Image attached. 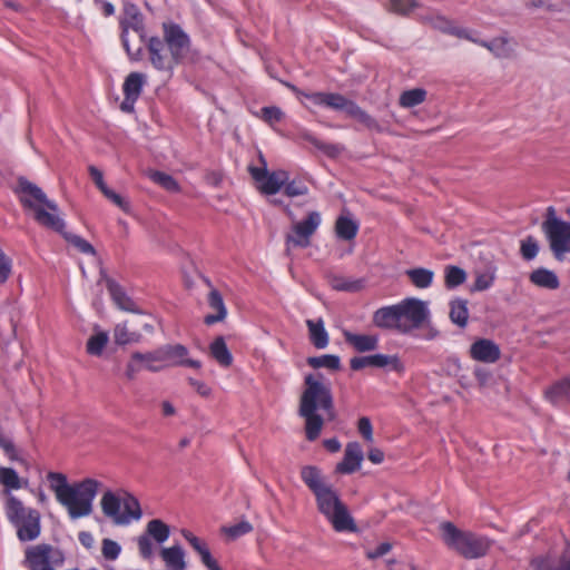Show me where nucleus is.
Listing matches in <instances>:
<instances>
[{"mask_svg":"<svg viewBox=\"0 0 570 570\" xmlns=\"http://www.w3.org/2000/svg\"><path fill=\"white\" fill-rule=\"evenodd\" d=\"M19 199L22 206L30 210L33 219L41 226L61 233L67 242L83 254L95 255L96 250L82 237L65 233V222L60 218L58 205L50 200L40 187L26 178L18 180Z\"/></svg>","mask_w":570,"mask_h":570,"instance_id":"obj_1","label":"nucleus"},{"mask_svg":"<svg viewBox=\"0 0 570 570\" xmlns=\"http://www.w3.org/2000/svg\"><path fill=\"white\" fill-rule=\"evenodd\" d=\"M305 385L298 412L305 419L306 438L314 441L318 438L324 424V420L317 414V411L322 410L328 419H333V399L330 387L320 380V376L307 375Z\"/></svg>","mask_w":570,"mask_h":570,"instance_id":"obj_2","label":"nucleus"},{"mask_svg":"<svg viewBox=\"0 0 570 570\" xmlns=\"http://www.w3.org/2000/svg\"><path fill=\"white\" fill-rule=\"evenodd\" d=\"M6 497L4 511L8 520L17 529V537L20 541H33L41 533V515L39 511L24 507L22 501L3 490Z\"/></svg>","mask_w":570,"mask_h":570,"instance_id":"obj_3","label":"nucleus"},{"mask_svg":"<svg viewBox=\"0 0 570 570\" xmlns=\"http://www.w3.org/2000/svg\"><path fill=\"white\" fill-rule=\"evenodd\" d=\"M101 483L95 479H83L72 483L58 502L67 510L71 520L88 517L92 513L94 501Z\"/></svg>","mask_w":570,"mask_h":570,"instance_id":"obj_4","label":"nucleus"},{"mask_svg":"<svg viewBox=\"0 0 570 570\" xmlns=\"http://www.w3.org/2000/svg\"><path fill=\"white\" fill-rule=\"evenodd\" d=\"M440 529L445 544L466 559L481 558L491 547V541L487 537L461 531L451 522L442 523Z\"/></svg>","mask_w":570,"mask_h":570,"instance_id":"obj_5","label":"nucleus"},{"mask_svg":"<svg viewBox=\"0 0 570 570\" xmlns=\"http://www.w3.org/2000/svg\"><path fill=\"white\" fill-rule=\"evenodd\" d=\"M315 499L318 511L330 521L335 531H356V525L347 507L341 501L332 487L316 494Z\"/></svg>","mask_w":570,"mask_h":570,"instance_id":"obj_6","label":"nucleus"},{"mask_svg":"<svg viewBox=\"0 0 570 570\" xmlns=\"http://www.w3.org/2000/svg\"><path fill=\"white\" fill-rule=\"evenodd\" d=\"M26 560L31 570H56L62 567L65 556L60 549L41 543L27 549Z\"/></svg>","mask_w":570,"mask_h":570,"instance_id":"obj_7","label":"nucleus"},{"mask_svg":"<svg viewBox=\"0 0 570 570\" xmlns=\"http://www.w3.org/2000/svg\"><path fill=\"white\" fill-rule=\"evenodd\" d=\"M401 333H410L420 328L430 317L428 304L417 298H406L397 304Z\"/></svg>","mask_w":570,"mask_h":570,"instance_id":"obj_8","label":"nucleus"},{"mask_svg":"<svg viewBox=\"0 0 570 570\" xmlns=\"http://www.w3.org/2000/svg\"><path fill=\"white\" fill-rule=\"evenodd\" d=\"M321 224V215L317 212L308 213L307 217L292 227V233L286 236V252L292 247L305 248L311 244V237L314 235Z\"/></svg>","mask_w":570,"mask_h":570,"instance_id":"obj_9","label":"nucleus"},{"mask_svg":"<svg viewBox=\"0 0 570 570\" xmlns=\"http://www.w3.org/2000/svg\"><path fill=\"white\" fill-rule=\"evenodd\" d=\"M248 171L257 183V188L262 194L275 195L286 184L289 176L285 170L268 171V169L248 166Z\"/></svg>","mask_w":570,"mask_h":570,"instance_id":"obj_10","label":"nucleus"},{"mask_svg":"<svg viewBox=\"0 0 570 570\" xmlns=\"http://www.w3.org/2000/svg\"><path fill=\"white\" fill-rule=\"evenodd\" d=\"M125 14L126 17L121 20L122 33L121 40L122 45L129 55V57L134 60H138L141 52V46H138L135 50L131 48L129 42V29H131L139 38H141V19L138 12V9L134 4L125 6Z\"/></svg>","mask_w":570,"mask_h":570,"instance_id":"obj_11","label":"nucleus"},{"mask_svg":"<svg viewBox=\"0 0 570 570\" xmlns=\"http://www.w3.org/2000/svg\"><path fill=\"white\" fill-rule=\"evenodd\" d=\"M164 37L170 55L177 63L189 50V38L177 24H164Z\"/></svg>","mask_w":570,"mask_h":570,"instance_id":"obj_12","label":"nucleus"},{"mask_svg":"<svg viewBox=\"0 0 570 570\" xmlns=\"http://www.w3.org/2000/svg\"><path fill=\"white\" fill-rule=\"evenodd\" d=\"M146 81L147 77L141 72H131L126 77L122 85L125 98L120 105L122 111H134L135 102L139 98Z\"/></svg>","mask_w":570,"mask_h":570,"instance_id":"obj_13","label":"nucleus"},{"mask_svg":"<svg viewBox=\"0 0 570 570\" xmlns=\"http://www.w3.org/2000/svg\"><path fill=\"white\" fill-rule=\"evenodd\" d=\"M551 252L557 259L570 253V223L564 222L546 234Z\"/></svg>","mask_w":570,"mask_h":570,"instance_id":"obj_14","label":"nucleus"},{"mask_svg":"<svg viewBox=\"0 0 570 570\" xmlns=\"http://www.w3.org/2000/svg\"><path fill=\"white\" fill-rule=\"evenodd\" d=\"M180 534L199 556L202 563L207 568V570H222L216 559L212 556L208 543L204 539L195 535L191 531L186 529H183Z\"/></svg>","mask_w":570,"mask_h":570,"instance_id":"obj_15","label":"nucleus"},{"mask_svg":"<svg viewBox=\"0 0 570 570\" xmlns=\"http://www.w3.org/2000/svg\"><path fill=\"white\" fill-rule=\"evenodd\" d=\"M470 356L479 362L494 363L500 358L501 351L493 341L479 338L470 346Z\"/></svg>","mask_w":570,"mask_h":570,"instance_id":"obj_16","label":"nucleus"},{"mask_svg":"<svg viewBox=\"0 0 570 570\" xmlns=\"http://www.w3.org/2000/svg\"><path fill=\"white\" fill-rule=\"evenodd\" d=\"M148 51L151 65L158 70H169L176 61L171 55L167 53L166 45L157 37H153L148 41Z\"/></svg>","mask_w":570,"mask_h":570,"instance_id":"obj_17","label":"nucleus"},{"mask_svg":"<svg viewBox=\"0 0 570 570\" xmlns=\"http://www.w3.org/2000/svg\"><path fill=\"white\" fill-rule=\"evenodd\" d=\"M102 513L112 520L117 525H127L128 518L121 515V497L116 495L111 491H106L100 500Z\"/></svg>","mask_w":570,"mask_h":570,"instance_id":"obj_18","label":"nucleus"},{"mask_svg":"<svg viewBox=\"0 0 570 570\" xmlns=\"http://www.w3.org/2000/svg\"><path fill=\"white\" fill-rule=\"evenodd\" d=\"M107 289L111 296L112 302L117 305V307L125 312H130L135 314H141L142 311L139 306L129 297L124 288L116 283L111 278H106Z\"/></svg>","mask_w":570,"mask_h":570,"instance_id":"obj_19","label":"nucleus"},{"mask_svg":"<svg viewBox=\"0 0 570 570\" xmlns=\"http://www.w3.org/2000/svg\"><path fill=\"white\" fill-rule=\"evenodd\" d=\"M363 450L357 442L346 445L342 462L336 465V472L350 474L360 469L363 461Z\"/></svg>","mask_w":570,"mask_h":570,"instance_id":"obj_20","label":"nucleus"},{"mask_svg":"<svg viewBox=\"0 0 570 570\" xmlns=\"http://www.w3.org/2000/svg\"><path fill=\"white\" fill-rule=\"evenodd\" d=\"M165 363L171 362L174 365H185L194 368H200V362L197 360L186 358L188 350L180 344L165 345L160 347Z\"/></svg>","mask_w":570,"mask_h":570,"instance_id":"obj_21","label":"nucleus"},{"mask_svg":"<svg viewBox=\"0 0 570 570\" xmlns=\"http://www.w3.org/2000/svg\"><path fill=\"white\" fill-rule=\"evenodd\" d=\"M373 323L381 328L401 332L399 306L392 305L379 308L373 315Z\"/></svg>","mask_w":570,"mask_h":570,"instance_id":"obj_22","label":"nucleus"},{"mask_svg":"<svg viewBox=\"0 0 570 570\" xmlns=\"http://www.w3.org/2000/svg\"><path fill=\"white\" fill-rule=\"evenodd\" d=\"M479 45L487 48L490 52L500 59H509L514 56L515 43L508 37H497L491 41L480 40Z\"/></svg>","mask_w":570,"mask_h":570,"instance_id":"obj_23","label":"nucleus"},{"mask_svg":"<svg viewBox=\"0 0 570 570\" xmlns=\"http://www.w3.org/2000/svg\"><path fill=\"white\" fill-rule=\"evenodd\" d=\"M301 478L314 495L331 487L326 483L321 470L314 465L303 466Z\"/></svg>","mask_w":570,"mask_h":570,"instance_id":"obj_24","label":"nucleus"},{"mask_svg":"<svg viewBox=\"0 0 570 570\" xmlns=\"http://www.w3.org/2000/svg\"><path fill=\"white\" fill-rule=\"evenodd\" d=\"M343 336L346 343L360 353L374 351L379 344L377 335L373 334H354L350 331H344Z\"/></svg>","mask_w":570,"mask_h":570,"instance_id":"obj_25","label":"nucleus"},{"mask_svg":"<svg viewBox=\"0 0 570 570\" xmlns=\"http://www.w3.org/2000/svg\"><path fill=\"white\" fill-rule=\"evenodd\" d=\"M160 557L167 567V570H186V553L179 544L163 548Z\"/></svg>","mask_w":570,"mask_h":570,"instance_id":"obj_26","label":"nucleus"},{"mask_svg":"<svg viewBox=\"0 0 570 570\" xmlns=\"http://www.w3.org/2000/svg\"><path fill=\"white\" fill-rule=\"evenodd\" d=\"M534 570H570V549L559 559L551 556L540 557L532 561Z\"/></svg>","mask_w":570,"mask_h":570,"instance_id":"obj_27","label":"nucleus"},{"mask_svg":"<svg viewBox=\"0 0 570 570\" xmlns=\"http://www.w3.org/2000/svg\"><path fill=\"white\" fill-rule=\"evenodd\" d=\"M207 302H208V306L212 309H214L216 313L208 314L207 316H205L204 322L207 325H213L217 322L224 321L227 315V309H226V306L224 304L220 293L217 289L212 288L208 294Z\"/></svg>","mask_w":570,"mask_h":570,"instance_id":"obj_28","label":"nucleus"},{"mask_svg":"<svg viewBox=\"0 0 570 570\" xmlns=\"http://www.w3.org/2000/svg\"><path fill=\"white\" fill-rule=\"evenodd\" d=\"M134 357L140 361L142 370L159 372L167 366L164 361L160 347L153 352H134Z\"/></svg>","mask_w":570,"mask_h":570,"instance_id":"obj_29","label":"nucleus"},{"mask_svg":"<svg viewBox=\"0 0 570 570\" xmlns=\"http://www.w3.org/2000/svg\"><path fill=\"white\" fill-rule=\"evenodd\" d=\"M547 400L552 404H561L570 400V376L564 377L551 385L544 393Z\"/></svg>","mask_w":570,"mask_h":570,"instance_id":"obj_30","label":"nucleus"},{"mask_svg":"<svg viewBox=\"0 0 570 570\" xmlns=\"http://www.w3.org/2000/svg\"><path fill=\"white\" fill-rule=\"evenodd\" d=\"M529 278L534 285L547 289H557L560 286L557 274L543 267L534 269Z\"/></svg>","mask_w":570,"mask_h":570,"instance_id":"obj_31","label":"nucleus"},{"mask_svg":"<svg viewBox=\"0 0 570 570\" xmlns=\"http://www.w3.org/2000/svg\"><path fill=\"white\" fill-rule=\"evenodd\" d=\"M449 316L452 323L464 328L469 321L468 301L463 298H454L449 303Z\"/></svg>","mask_w":570,"mask_h":570,"instance_id":"obj_32","label":"nucleus"},{"mask_svg":"<svg viewBox=\"0 0 570 570\" xmlns=\"http://www.w3.org/2000/svg\"><path fill=\"white\" fill-rule=\"evenodd\" d=\"M306 325L308 327L309 340L313 345L317 348H325L328 345V334L324 327L323 320H307Z\"/></svg>","mask_w":570,"mask_h":570,"instance_id":"obj_33","label":"nucleus"},{"mask_svg":"<svg viewBox=\"0 0 570 570\" xmlns=\"http://www.w3.org/2000/svg\"><path fill=\"white\" fill-rule=\"evenodd\" d=\"M475 281L471 287V292H483L489 289L497 277V267L494 265H488L482 271H475Z\"/></svg>","mask_w":570,"mask_h":570,"instance_id":"obj_34","label":"nucleus"},{"mask_svg":"<svg viewBox=\"0 0 570 570\" xmlns=\"http://www.w3.org/2000/svg\"><path fill=\"white\" fill-rule=\"evenodd\" d=\"M358 230V224L350 216H340L335 222V233L338 238L352 240Z\"/></svg>","mask_w":570,"mask_h":570,"instance_id":"obj_35","label":"nucleus"},{"mask_svg":"<svg viewBox=\"0 0 570 570\" xmlns=\"http://www.w3.org/2000/svg\"><path fill=\"white\" fill-rule=\"evenodd\" d=\"M405 275L415 287L421 289L430 287L434 279V272L423 267L407 269Z\"/></svg>","mask_w":570,"mask_h":570,"instance_id":"obj_36","label":"nucleus"},{"mask_svg":"<svg viewBox=\"0 0 570 570\" xmlns=\"http://www.w3.org/2000/svg\"><path fill=\"white\" fill-rule=\"evenodd\" d=\"M114 341L117 345L135 344L141 341V334L129 331L126 322L118 323L114 328Z\"/></svg>","mask_w":570,"mask_h":570,"instance_id":"obj_37","label":"nucleus"},{"mask_svg":"<svg viewBox=\"0 0 570 570\" xmlns=\"http://www.w3.org/2000/svg\"><path fill=\"white\" fill-rule=\"evenodd\" d=\"M210 355L222 365L229 366L233 356L227 348V345L222 336L216 337L209 346Z\"/></svg>","mask_w":570,"mask_h":570,"instance_id":"obj_38","label":"nucleus"},{"mask_svg":"<svg viewBox=\"0 0 570 570\" xmlns=\"http://www.w3.org/2000/svg\"><path fill=\"white\" fill-rule=\"evenodd\" d=\"M121 508H124L121 515L128 518V524L132 520H139L141 518L142 513L137 498L128 492H124L121 497Z\"/></svg>","mask_w":570,"mask_h":570,"instance_id":"obj_39","label":"nucleus"},{"mask_svg":"<svg viewBox=\"0 0 570 570\" xmlns=\"http://www.w3.org/2000/svg\"><path fill=\"white\" fill-rule=\"evenodd\" d=\"M466 272L455 265L444 267V285L448 289L456 288L466 281Z\"/></svg>","mask_w":570,"mask_h":570,"instance_id":"obj_40","label":"nucleus"},{"mask_svg":"<svg viewBox=\"0 0 570 570\" xmlns=\"http://www.w3.org/2000/svg\"><path fill=\"white\" fill-rule=\"evenodd\" d=\"M428 92L423 88H413L405 90L399 98V104L403 108H413L423 104L426 99Z\"/></svg>","mask_w":570,"mask_h":570,"instance_id":"obj_41","label":"nucleus"},{"mask_svg":"<svg viewBox=\"0 0 570 570\" xmlns=\"http://www.w3.org/2000/svg\"><path fill=\"white\" fill-rule=\"evenodd\" d=\"M371 366L391 367L395 372H403L404 366L396 355L374 354L368 356Z\"/></svg>","mask_w":570,"mask_h":570,"instance_id":"obj_42","label":"nucleus"},{"mask_svg":"<svg viewBox=\"0 0 570 570\" xmlns=\"http://www.w3.org/2000/svg\"><path fill=\"white\" fill-rule=\"evenodd\" d=\"M47 479L49 481V488L55 493L57 501L63 495V493L72 484V483H69L67 476L60 472H49L47 474Z\"/></svg>","mask_w":570,"mask_h":570,"instance_id":"obj_43","label":"nucleus"},{"mask_svg":"<svg viewBox=\"0 0 570 570\" xmlns=\"http://www.w3.org/2000/svg\"><path fill=\"white\" fill-rule=\"evenodd\" d=\"M331 286L336 291L358 292L363 288L364 282L345 276H334L331 279Z\"/></svg>","mask_w":570,"mask_h":570,"instance_id":"obj_44","label":"nucleus"},{"mask_svg":"<svg viewBox=\"0 0 570 570\" xmlns=\"http://www.w3.org/2000/svg\"><path fill=\"white\" fill-rule=\"evenodd\" d=\"M147 535L153 537L158 543L165 542L169 537V527L159 519H154L147 523Z\"/></svg>","mask_w":570,"mask_h":570,"instance_id":"obj_45","label":"nucleus"},{"mask_svg":"<svg viewBox=\"0 0 570 570\" xmlns=\"http://www.w3.org/2000/svg\"><path fill=\"white\" fill-rule=\"evenodd\" d=\"M421 7V3L419 0H389V3L386 4V9L390 12L400 14V16H407L410 14L414 9H417Z\"/></svg>","mask_w":570,"mask_h":570,"instance_id":"obj_46","label":"nucleus"},{"mask_svg":"<svg viewBox=\"0 0 570 570\" xmlns=\"http://www.w3.org/2000/svg\"><path fill=\"white\" fill-rule=\"evenodd\" d=\"M308 365L314 368H330V370H338L341 367V360L336 355L325 354L321 356L309 357L307 360Z\"/></svg>","mask_w":570,"mask_h":570,"instance_id":"obj_47","label":"nucleus"},{"mask_svg":"<svg viewBox=\"0 0 570 570\" xmlns=\"http://www.w3.org/2000/svg\"><path fill=\"white\" fill-rule=\"evenodd\" d=\"M354 101L348 100L344 96L340 94L334 92H326V101L325 107L334 109V110H342L345 111L346 115H348V110L352 108Z\"/></svg>","mask_w":570,"mask_h":570,"instance_id":"obj_48","label":"nucleus"},{"mask_svg":"<svg viewBox=\"0 0 570 570\" xmlns=\"http://www.w3.org/2000/svg\"><path fill=\"white\" fill-rule=\"evenodd\" d=\"M109 336L107 332H99L89 337L87 342V352L91 355L99 356L108 343Z\"/></svg>","mask_w":570,"mask_h":570,"instance_id":"obj_49","label":"nucleus"},{"mask_svg":"<svg viewBox=\"0 0 570 570\" xmlns=\"http://www.w3.org/2000/svg\"><path fill=\"white\" fill-rule=\"evenodd\" d=\"M148 177L157 185L163 187L168 191H177L178 184L177 181L168 174L157 170L148 171Z\"/></svg>","mask_w":570,"mask_h":570,"instance_id":"obj_50","label":"nucleus"},{"mask_svg":"<svg viewBox=\"0 0 570 570\" xmlns=\"http://www.w3.org/2000/svg\"><path fill=\"white\" fill-rule=\"evenodd\" d=\"M351 118H354L362 125H364L368 129H380L377 121L370 116L366 111H364L361 107H358L355 102L352 108L348 110V115Z\"/></svg>","mask_w":570,"mask_h":570,"instance_id":"obj_51","label":"nucleus"},{"mask_svg":"<svg viewBox=\"0 0 570 570\" xmlns=\"http://www.w3.org/2000/svg\"><path fill=\"white\" fill-rule=\"evenodd\" d=\"M303 138L315 146L317 149L323 151L328 157H336L341 154L342 147L338 145L326 144L308 132L303 134Z\"/></svg>","mask_w":570,"mask_h":570,"instance_id":"obj_52","label":"nucleus"},{"mask_svg":"<svg viewBox=\"0 0 570 570\" xmlns=\"http://www.w3.org/2000/svg\"><path fill=\"white\" fill-rule=\"evenodd\" d=\"M0 483H2L6 487L4 490H8L9 492L10 489L17 490L22 487L19 475L11 468H2L0 470Z\"/></svg>","mask_w":570,"mask_h":570,"instance_id":"obj_53","label":"nucleus"},{"mask_svg":"<svg viewBox=\"0 0 570 570\" xmlns=\"http://www.w3.org/2000/svg\"><path fill=\"white\" fill-rule=\"evenodd\" d=\"M288 87L293 90V92H295V95L297 96V98L299 100L305 98L314 106H324L325 107L326 92H306V91L299 90L297 87H295L293 85H288Z\"/></svg>","mask_w":570,"mask_h":570,"instance_id":"obj_54","label":"nucleus"},{"mask_svg":"<svg viewBox=\"0 0 570 570\" xmlns=\"http://www.w3.org/2000/svg\"><path fill=\"white\" fill-rule=\"evenodd\" d=\"M253 530V525L248 521H240L237 524L222 528V532L229 539L235 540Z\"/></svg>","mask_w":570,"mask_h":570,"instance_id":"obj_55","label":"nucleus"},{"mask_svg":"<svg viewBox=\"0 0 570 570\" xmlns=\"http://www.w3.org/2000/svg\"><path fill=\"white\" fill-rule=\"evenodd\" d=\"M566 220L561 219L557 215V210L553 206H549L546 209L544 214V220L542 223V232L544 235L549 233L551 229L556 228L557 226L563 224Z\"/></svg>","mask_w":570,"mask_h":570,"instance_id":"obj_56","label":"nucleus"},{"mask_svg":"<svg viewBox=\"0 0 570 570\" xmlns=\"http://www.w3.org/2000/svg\"><path fill=\"white\" fill-rule=\"evenodd\" d=\"M520 252L525 261L533 259L539 252V245L534 237L528 236L521 242Z\"/></svg>","mask_w":570,"mask_h":570,"instance_id":"obj_57","label":"nucleus"},{"mask_svg":"<svg viewBox=\"0 0 570 570\" xmlns=\"http://www.w3.org/2000/svg\"><path fill=\"white\" fill-rule=\"evenodd\" d=\"M0 448L4 452V454L8 456L10 461H19L23 463V460L19 455V451L16 448L14 443L9 436H6L0 433Z\"/></svg>","mask_w":570,"mask_h":570,"instance_id":"obj_58","label":"nucleus"},{"mask_svg":"<svg viewBox=\"0 0 570 570\" xmlns=\"http://www.w3.org/2000/svg\"><path fill=\"white\" fill-rule=\"evenodd\" d=\"M121 551V547L111 539H104L101 552L105 559L107 560H116Z\"/></svg>","mask_w":570,"mask_h":570,"instance_id":"obj_59","label":"nucleus"},{"mask_svg":"<svg viewBox=\"0 0 570 570\" xmlns=\"http://www.w3.org/2000/svg\"><path fill=\"white\" fill-rule=\"evenodd\" d=\"M284 187H285L284 193L288 197L303 196L308 193V187L304 183H301V181H295V180L288 181L287 180L286 184L284 185Z\"/></svg>","mask_w":570,"mask_h":570,"instance_id":"obj_60","label":"nucleus"},{"mask_svg":"<svg viewBox=\"0 0 570 570\" xmlns=\"http://www.w3.org/2000/svg\"><path fill=\"white\" fill-rule=\"evenodd\" d=\"M104 196L108 198L110 202H112L116 206L121 208L124 212H129V203L124 199L119 194L115 193L112 189H110L108 186L101 190Z\"/></svg>","mask_w":570,"mask_h":570,"instance_id":"obj_61","label":"nucleus"},{"mask_svg":"<svg viewBox=\"0 0 570 570\" xmlns=\"http://www.w3.org/2000/svg\"><path fill=\"white\" fill-rule=\"evenodd\" d=\"M104 196L108 198L110 202H112L116 206L121 208L124 212H129V203L124 199L119 194L115 193L112 189H110L108 186L101 190Z\"/></svg>","mask_w":570,"mask_h":570,"instance_id":"obj_62","label":"nucleus"},{"mask_svg":"<svg viewBox=\"0 0 570 570\" xmlns=\"http://www.w3.org/2000/svg\"><path fill=\"white\" fill-rule=\"evenodd\" d=\"M139 553L144 559H150L154 553V546L147 534L140 535L137 540Z\"/></svg>","mask_w":570,"mask_h":570,"instance_id":"obj_63","label":"nucleus"},{"mask_svg":"<svg viewBox=\"0 0 570 570\" xmlns=\"http://www.w3.org/2000/svg\"><path fill=\"white\" fill-rule=\"evenodd\" d=\"M283 117V112L277 107H264L262 109V118L268 122L274 124L276 121H279Z\"/></svg>","mask_w":570,"mask_h":570,"instance_id":"obj_64","label":"nucleus"}]
</instances>
